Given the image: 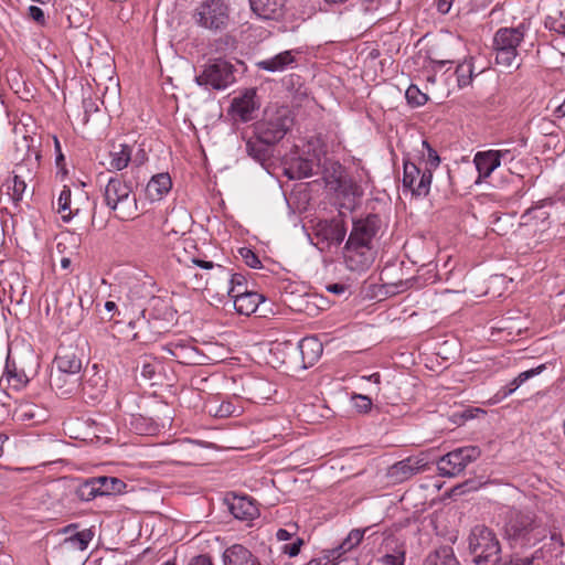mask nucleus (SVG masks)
I'll return each instance as SVG.
<instances>
[{
	"label": "nucleus",
	"mask_w": 565,
	"mask_h": 565,
	"mask_svg": "<svg viewBox=\"0 0 565 565\" xmlns=\"http://www.w3.org/2000/svg\"><path fill=\"white\" fill-rule=\"evenodd\" d=\"M354 409L360 414H366L372 408V399L362 394H353L351 396Z\"/></svg>",
	"instance_id": "nucleus-40"
},
{
	"label": "nucleus",
	"mask_w": 565,
	"mask_h": 565,
	"mask_svg": "<svg viewBox=\"0 0 565 565\" xmlns=\"http://www.w3.org/2000/svg\"><path fill=\"white\" fill-rule=\"evenodd\" d=\"M105 308L107 311H113L117 308L116 303L114 301H107L105 303Z\"/></svg>",
	"instance_id": "nucleus-62"
},
{
	"label": "nucleus",
	"mask_w": 565,
	"mask_h": 565,
	"mask_svg": "<svg viewBox=\"0 0 565 565\" xmlns=\"http://www.w3.org/2000/svg\"><path fill=\"white\" fill-rule=\"evenodd\" d=\"M291 122V118L286 113H278L274 118L260 124L257 131L263 141L267 145H274L285 137Z\"/></svg>",
	"instance_id": "nucleus-12"
},
{
	"label": "nucleus",
	"mask_w": 565,
	"mask_h": 565,
	"mask_svg": "<svg viewBox=\"0 0 565 565\" xmlns=\"http://www.w3.org/2000/svg\"><path fill=\"white\" fill-rule=\"evenodd\" d=\"M228 509L233 516L241 521H252L259 514L256 503L245 495H234L228 501Z\"/></svg>",
	"instance_id": "nucleus-20"
},
{
	"label": "nucleus",
	"mask_w": 565,
	"mask_h": 565,
	"mask_svg": "<svg viewBox=\"0 0 565 565\" xmlns=\"http://www.w3.org/2000/svg\"><path fill=\"white\" fill-rule=\"evenodd\" d=\"M422 146L426 150V152H423L422 154V159L426 164L425 169H430V172L433 173V171L440 164V157L427 140H423Z\"/></svg>",
	"instance_id": "nucleus-37"
},
{
	"label": "nucleus",
	"mask_w": 565,
	"mask_h": 565,
	"mask_svg": "<svg viewBox=\"0 0 565 565\" xmlns=\"http://www.w3.org/2000/svg\"><path fill=\"white\" fill-rule=\"evenodd\" d=\"M28 15L40 25L46 23L45 14L40 7L30 6L28 9Z\"/></svg>",
	"instance_id": "nucleus-45"
},
{
	"label": "nucleus",
	"mask_w": 565,
	"mask_h": 565,
	"mask_svg": "<svg viewBox=\"0 0 565 565\" xmlns=\"http://www.w3.org/2000/svg\"><path fill=\"white\" fill-rule=\"evenodd\" d=\"M172 186L171 178L168 173L153 175L146 186V196L154 202L161 200Z\"/></svg>",
	"instance_id": "nucleus-25"
},
{
	"label": "nucleus",
	"mask_w": 565,
	"mask_h": 565,
	"mask_svg": "<svg viewBox=\"0 0 565 565\" xmlns=\"http://www.w3.org/2000/svg\"><path fill=\"white\" fill-rule=\"evenodd\" d=\"M188 565H214L212 558L206 554H201L192 557Z\"/></svg>",
	"instance_id": "nucleus-48"
},
{
	"label": "nucleus",
	"mask_w": 565,
	"mask_h": 565,
	"mask_svg": "<svg viewBox=\"0 0 565 565\" xmlns=\"http://www.w3.org/2000/svg\"><path fill=\"white\" fill-rule=\"evenodd\" d=\"M525 26L520 24L516 28H500L493 38L495 62L499 65L511 67L516 64L518 47L524 39Z\"/></svg>",
	"instance_id": "nucleus-3"
},
{
	"label": "nucleus",
	"mask_w": 565,
	"mask_h": 565,
	"mask_svg": "<svg viewBox=\"0 0 565 565\" xmlns=\"http://www.w3.org/2000/svg\"><path fill=\"white\" fill-rule=\"evenodd\" d=\"M381 226V220L375 214L353 221L352 231L347 242L355 244L372 245Z\"/></svg>",
	"instance_id": "nucleus-13"
},
{
	"label": "nucleus",
	"mask_w": 565,
	"mask_h": 565,
	"mask_svg": "<svg viewBox=\"0 0 565 565\" xmlns=\"http://www.w3.org/2000/svg\"><path fill=\"white\" fill-rule=\"evenodd\" d=\"M405 97L407 103L413 107H419L427 103L428 96L423 93L416 85H409L406 89Z\"/></svg>",
	"instance_id": "nucleus-39"
},
{
	"label": "nucleus",
	"mask_w": 565,
	"mask_h": 565,
	"mask_svg": "<svg viewBox=\"0 0 565 565\" xmlns=\"http://www.w3.org/2000/svg\"><path fill=\"white\" fill-rule=\"evenodd\" d=\"M192 348L189 347L186 343H183L181 341H173L167 344L166 350L173 355L174 358L179 359L181 358V352L185 350H191Z\"/></svg>",
	"instance_id": "nucleus-44"
},
{
	"label": "nucleus",
	"mask_w": 565,
	"mask_h": 565,
	"mask_svg": "<svg viewBox=\"0 0 565 565\" xmlns=\"http://www.w3.org/2000/svg\"><path fill=\"white\" fill-rule=\"evenodd\" d=\"M454 74L457 77L459 88H463L470 85L473 78L472 61H463L462 63L458 64Z\"/></svg>",
	"instance_id": "nucleus-34"
},
{
	"label": "nucleus",
	"mask_w": 565,
	"mask_h": 565,
	"mask_svg": "<svg viewBox=\"0 0 565 565\" xmlns=\"http://www.w3.org/2000/svg\"><path fill=\"white\" fill-rule=\"evenodd\" d=\"M451 61L434 60L431 61V70L434 72L440 71L446 64H450Z\"/></svg>",
	"instance_id": "nucleus-57"
},
{
	"label": "nucleus",
	"mask_w": 565,
	"mask_h": 565,
	"mask_svg": "<svg viewBox=\"0 0 565 565\" xmlns=\"http://www.w3.org/2000/svg\"><path fill=\"white\" fill-rule=\"evenodd\" d=\"M154 373H156L154 364L148 362L147 360H143L142 366H141V375L145 379L151 380L152 376L154 375Z\"/></svg>",
	"instance_id": "nucleus-50"
},
{
	"label": "nucleus",
	"mask_w": 565,
	"mask_h": 565,
	"mask_svg": "<svg viewBox=\"0 0 565 565\" xmlns=\"http://www.w3.org/2000/svg\"><path fill=\"white\" fill-rule=\"evenodd\" d=\"M55 371L71 374H81L83 356L74 348H60L55 360Z\"/></svg>",
	"instance_id": "nucleus-18"
},
{
	"label": "nucleus",
	"mask_w": 565,
	"mask_h": 565,
	"mask_svg": "<svg viewBox=\"0 0 565 565\" xmlns=\"http://www.w3.org/2000/svg\"><path fill=\"white\" fill-rule=\"evenodd\" d=\"M99 497H106L124 492L126 483L116 477H96Z\"/></svg>",
	"instance_id": "nucleus-31"
},
{
	"label": "nucleus",
	"mask_w": 565,
	"mask_h": 565,
	"mask_svg": "<svg viewBox=\"0 0 565 565\" xmlns=\"http://www.w3.org/2000/svg\"><path fill=\"white\" fill-rule=\"evenodd\" d=\"M345 553L347 552H344V547H342V545L340 544L335 548H332V550L329 551L328 558L331 559V561H335V559L341 558V556L343 554H345Z\"/></svg>",
	"instance_id": "nucleus-54"
},
{
	"label": "nucleus",
	"mask_w": 565,
	"mask_h": 565,
	"mask_svg": "<svg viewBox=\"0 0 565 565\" xmlns=\"http://www.w3.org/2000/svg\"><path fill=\"white\" fill-rule=\"evenodd\" d=\"M544 370H545V364H541L536 367L521 372L508 385L513 392H515L523 383H525L527 380L532 379L533 376L541 374Z\"/></svg>",
	"instance_id": "nucleus-38"
},
{
	"label": "nucleus",
	"mask_w": 565,
	"mask_h": 565,
	"mask_svg": "<svg viewBox=\"0 0 565 565\" xmlns=\"http://www.w3.org/2000/svg\"><path fill=\"white\" fill-rule=\"evenodd\" d=\"M328 290L333 294H341L344 291V286L340 284H333L328 287Z\"/></svg>",
	"instance_id": "nucleus-59"
},
{
	"label": "nucleus",
	"mask_w": 565,
	"mask_h": 565,
	"mask_svg": "<svg viewBox=\"0 0 565 565\" xmlns=\"http://www.w3.org/2000/svg\"><path fill=\"white\" fill-rule=\"evenodd\" d=\"M316 168L318 163L313 159L298 157L290 161L286 174L289 179H305L313 175Z\"/></svg>",
	"instance_id": "nucleus-26"
},
{
	"label": "nucleus",
	"mask_w": 565,
	"mask_h": 565,
	"mask_svg": "<svg viewBox=\"0 0 565 565\" xmlns=\"http://www.w3.org/2000/svg\"><path fill=\"white\" fill-rule=\"evenodd\" d=\"M234 412V407L231 403H222L216 411V415L220 417H226L232 415Z\"/></svg>",
	"instance_id": "nucleus-52"
},
{
	"label": "nucleus",
	"mask_w": 565,
	"mask_h": 565,
	"mask_svg": "<svg viewBox=\"0 0 565 565\" xmlns=\"http://www.w3.org/2000/svg\"><path fill=\"white\" fill-rule=\"evenodd\" d=\"M252 11L264 20H278L284 15L285 0H249Z\"/></svg>",
	"instance_id": "nucleus-23"
},
{
	"label": "nucleus",
	"mask_w": 565,
	"mask_h": 565,
	"mask_svg": "<svg viewBox=\"0 0 565 565\" xmlns=\"http://www.w3.org/2000/svg\"><path fill=\"white\" fill-rule=\"evenodd\" d=\"M276 536L279 541H288L291 539V533L285 529H279L276 533Z\"/></svg>",
	"instance_id": "nucleus-58"
},
{
	"label": "nucleus",
	"mask_w": 565,
	"mask_h": 565,
	"mask_svg": "<svg viewBox=\"0 0 565 565\" xmlns=\"http://www.w3.org/2000/svg\"><path fill=\"white\" fill-rule=\"evenodd\" d=\"M451 548H440L427 556L424 565H458Z\"/></svg>",
	"instance_id": "nucleus-33"
},
{
	"label": "nucleus",
	"mask_w": 565,
	"mask_h": 565,
	"mask_svg": "<svg viewBox=\"0 0 565 565\" xmlns=\"http://www.w3.org/2000/svg\"><path fill=\"white\" fill-rule=\"evenodd\" d=\"M77 529L76 524H70L63 529L64 533H71L65 537L62 547L66 550L84 551L87 548L93 539V533L89 530L74 532Z\"/></svg>",
	"instance_id": "nucleus-24"
},
{
	"label": "nucleus",
	"mask_w": 565,
	"mask_h": 565,
	"mask_svg": "<svg viewBox=\"0 0 565 565\" xmlns=\"http://www.w3.org/2000/svg\"><path fill=\"white\" fill-rule=\"evenodd\" d=\"M96 477L83 481L76 489V495L81 501H90L98 495Z\"/></svg>",
	"instance_id": "nucleus-36"
},
{
	"label": "nucleus",
	"mask_w": 565,
	"mask_h": 565,
	"mask_svg": "<svg viewBox=\"0 0 565 565\" xmlns=\"http://www.w3.org/2000/svg\"><path fill=\"white\" fill-rule=\"evenodd\" d=\"M365 530L354 529L352 530L348 536L341 543L342 547H344V552L351 551L353 547L359 545L363 540Z\"/></svg>",
	"instance_id": "nucleus-41"
},
{
	"label": "nucleus",
	"mask_w": 565,
	"mask_h": 565,
	"mask_svg": "<svg viewBox=\"0 0 565 565\" xmlns=\"http://www.w3.org/2000/svg\"><path fill=\"white\" fill-rule=\"evenodd\" d=\"M481 450L476 446L457 448L444 455L437 462V469L441 477H456L472 461L477 460Z\"/></svg>",
	"instance_id": "nucleus-8"
},
{
	"label": "nucleus",
	"mask_w": 565,
	"mask_h": 565,
	"mask_svg": "<svg viewBox=\"0 0 565 565\" xmlns=\"http://www.w3.org/2000/svg\"><path fill=\"white\" fill-rule=\"evenodd\" d=\"M3 380H6L8 385L15 391H20L29 383V377L25 372L17 369V366L14 364H10L9 361H7L6 370L0 383H2Z\"/></svg>",
	"instance_id": "nucleus-28"
},
{
	"label": "nucleus",
	"mask_w": 565,
	"mask_h": 565,
	"mask_svg": "<svg viewBox=\"0 0 565 565\" xmlns=\"http://www.w3.org/2000/svg\"><path fill=\"white\" fill-rule=\"evenodd\" d=\"M230 282L231 287H235V292L246 289L245 277L241 274H233Z\"/></svg>",
	"instance_id": "nucleus-49"
},
{
	"label": "nucleus",
	"mask_w": 565,
	"mask_h": 565,
	"mask_svg": "<svg viewBox=\"0 0 565 565\" xmlns=\"http://www.w3.org/2000/svg\"><path fill=\"white\" fill-rule=\"evenodd\" d=\"M228 296L234 301V308L239 315L249 316L254 313L259 303L265 300V298L257 292L238 290L235 292V287H231L228 289Z\"/></svg>",
	"instance_id": "nucleus-17"
},
{
	"label": "nucleus",
	"mask_w": 565,
	"mask_h": 565,
	"mask_svg": "<svg viewBox=\"0 0 565 565\" xmlns=\"http://www.w3.org/2000/svg\"><path fill=\"white\" fill-rule=\"evenodd\" d=\"M535 555L526 556V557H513L508 563L503 565H532Z\"/></svg>",
	"instance_id": "nucleus-51"
},
{
	"label": "nucleus",
	"mask_w": 565,
	"mask_h": 565,
	"mask_svg": "<svg viewBox=\"0 0 565 565\" xmlns=\"http://www.w3.org/2000/svg\"><path fill=\"white\" fill-rule=\"evenodd\" d=\"M366 379H367L369 381H372V382H374V383L379 384V383H380V380H381V375H380V373H373V374H371L370 376H367Z\"/></svg>",
	"instance_id": "nucleus-61"
},
{
	"label": "nucleus",
	"mask_w": 565,
	"mask_h": 565,
	"mask_svg": "<svg viewBox=\"0 0 565 565\" xmlns=\"http://www.w3.org/2000/svg\"><path fill=\"white\" fill-rule=\"evenodd\" d=\"M405 553L401 552L397 555L386 554L381 558L383 565H404Z\"/></svg>",
	"instance_id": "nucleus-46"
},
{
	"label": "nucleus",
	"mask_w": 565,
	"mask_h": 565,
	"mask_svg": "<svg viewBox=\"0 0 565 565\" xmlns=\"http://www.w3.org/2000/svg\"><path fill=\"white\" fill-rule=\"evenodd\" d=\"M195 23L209 30H222L230 20L228 4L223 0H205L194 10Z\"/></svg>",
	"instance_id": "nucleus-5"
},
{
	"label": "nucleus",
	"mask_w": 565,
	"mask_h": 565,
	"mask_svg": "<svg viewBox=\"0 0 565 565\" xmlns=\"http://www.w3.org/2000/svg\"><path fill=\"white\" fill-rule=\"evenodd\" d=\"M545 26L553 32L565 36V17L562 14L557 18L547 17L545 20Z\"/></svg>",
	"instance_id": "nucleus-42"
},
{
	"label": "nucleus",
	"mask_w": 565,
	"mask_h": 565,
	"mask_svg": "<svg viewBox=\"0 0 565 565\" xmlns=\"http://www.w3.org/2000/svg\"><path fill=\"white\" fill-rule=\"evenodd\" d=\"M347 234V228L341 220H321L315 226V235L319 243L331 245H340Z\"/></svg>",
	"instance_id": "nucleus-15"
},
{
	"label": "nucleus",
	"mask_w": 565,
	"mask_h": 565,
	"mask_svg": "<svg viewBox=\"0 0 565 565\" xmlns=\"http://www.w3.org/2000/svg\"><path fill=\"white\" fill-rule=\"evenodd\" d=\"M343 259L349 270L364 271L374 262L372 245L347 242L343 248Z\"/></svg>",
	"instance_id": "nucleus-10"
},
{
	"label": "nucleus",
	"mask_w": 565,
	"mask_h": 565,
	"mask_svg": "<svg viewBox=\"0 0 565 565\" xmlns=\"http://www.w3.org/2000/svg\"><path fill=\"white\" fill-rule=\"evenodd\" d=\"M22 147L26 150V154L21 158L19 162H17L15 169L12 171V177L8 178L1 188V190H6V194L8 195L9 200L15 206H18L21 202L26 189L23 169L28 168V171L30 172L31 170L29 166H33L35 163L33 159L35 161L39 159L38 152L30 151V146L28 145L26 139L23 140Z\"/></svg>",
	"instance_id": "nucleus-7"
},
{
	"label": "nucleus",
	"mask_w": 565,
	"mask_h": 565,
	"mask_svg": "<svg viewBox=\"0 0 565 565\" xmlns=\"http://www.w3.org/2000/svg\"><path fill=\"white\" fill-rule=\"evenodd\" d=\"M195 82L206 88L225 89L235 82L234 66L223 58L212 60L204 66L203 72L195 77Z\"/></svg>",
	"instance_id": "nucleus-6"
},
{
	"label": "nucleus",
	"mask_w": 565,
	"mask_h": 565,
	"mask_svg": "<svg viewBox=\"0 0 565 565\" xmlns=\"http://www.w3.org/2000/svg\"><path fill=\"white\" fill-rule=\"evenodd\" d=\"M554 114H555V116H556V117H558V118L564 117V116H565V104H564V103H562L561 105H558V106L556 107V109L554 110Z\"/></svg>",
	"instance_id": "nucleus-60"
},
{
	"label": "nucleus",
	"mask_w": 565,
	"mask_h": 565,
	"mask_svg": "<svg viewBox=\"0 0 565 565\" xmlns=\"http://www.w3.org/2000/svg\"><path fill=\"white\" fill-rule=\"evenodd\" d=\"M507 540L512 545L533 546L546 537V527L530 511L511 510L504 526Z\"/></svg>",
	"instance_id": "nucleus-1"
},
{
	"label": "nucleus",
	"mask_w": 565,
	"mask_h": 565,
	"mask_svg": "<svg viewBox=\"0 0 565 565\" xmlns=\"http://www.w3.org/2000/svg\"><path fill=\"white\" fill-rule=\"evenodd\" d=\"M503 154L504 152L495 150L480 151L476 153L473 162L479 173L477 183L480 179L490 177V174L500 166Z\"/></svg>",
	"instance_id": "nucleus-21"
},
{
	"label": "nucleus",
	"mask_w": 565,
	"mask_h": 565,
	"mask_svg": "<svg viewBox=\"0 0 565 565\" xmlns=\"http://www.w3.org/2000/svg\"><path fill=\"white\" fill-rule=\"evenodd\" d=\"M469 550L476 564L497 562L501 552L495 533L484 526L476 525L469 535Z\"/></svg>",
	"instance_id": "nucleus-4"
},
{
	"label": "nucleus",
	"mask_w": 565,
	"mask_h": 565,
	"mask_svg": "<svg viewBox=\"0 0 565 565\" xmlns=\"http://www.w3.org/2000/svg\"><path fill=\"white\" fill-rule=\"evenodd\" d=\"M268 146L258 135L256 140H248L246 142V151L256 161L262 162L268 157Z\"/></svg>",
	"instance_id": "nucleus-35"
},
{
	"label": "nucleus",
	"mask_w": 565,
	"mask_h": 565,
	"mask_svg": "<svg viewBox=\"0 0 565 565\" xmlns=\"http://www.w3.org/2000/svg\"><path fill=\"white\" fill-rule=\"evenodd\" d=\"M513 393L514 392L509 387V385H505L497 392L495 397L498 401H502Z\"/></svg>",
	"instance_id": "nucleus-55"
},
{
	"label": "nucleus",
	"mask_w": 565,
	"mask_h": 565,
	"mask_svg": "<svg viewBox=\"0 0 565 565\" xmlns=\"http://www.w3.org/2000/svg\"><path fill=\"white\" fill-rule=\"evenodd\" d=\"M294 62L295 57L291 51H284L273 57L257 62L256 65L259 70L275 73L285 71Z\"/></svg>",
	"instance_id": "nucleus-27"
},
{
	"label": "nucleus",
	"mask_w": 565,
	"mask_h": 565,
	"mask_svg": "<svg viewBox=\"0 0 565 565\" xmlns=\"http://www.w3.org/2000/svg\"><path fill=\"white\" fill-rule=\"evenodd\" d=\"M239 254L244 260V263L250 267V268H259L262 266V263L258 258V256L248 248H241Z\"/></svg>",
	"instance_id": "nucleus-43"
},
{
	"label": "nucleus",
	"mask_w": 565,
	"mask_h": 565,
	"mask_svg": "<svg viewBox=\"0 0 565 565\" xmlns=\"http://www.w3.org/2000/svg\"><path fill=\"white\" fill-rule=\"evenodd\" d=\"M131 160V147L119 145L110 151L109 167L111 170L120 171L125 169Z\"/></svg>",
	"instance_id": "nucleus-32"
},
{
	"label": "nucleus",
	"mask_w": 565,
	"mask_h": 565,
	"mask_svg": "<svg viewBox=\"0 0 565 565\" xmlns=\"http://www.w3.org/2000/svg\"><path fill=\"white\" fill-rule=\"evenodd\" d=\"M58 213L62 215L63 221L67 222L73 215H77L81 207L72 202L71 189L64 186L57 199Z\"/></svg>",
	"instance_id": "nucleus-30"
},
{
	"label": "nucleus",
	"mask_w": 565,
	"mask_h": 565,
	"mask_svg": "<svg viewBox=\"0 0 565 565\" xmlns=\"http://www.w3.org/2000/svg\"><path fill=\"white\" fill-rule=\"evenodd\" d=\"M61 266H62L64 269L68 268V267L71 266V259H70V258H66V257H65V258H62V260H61Z\"/></svg>",
	"instance_id": "nucleus-63"
},
{
	"label": "nucleus",
	"mask_w": 565,
	"mask_h": 565,
	"mask_svg": "<svg viewBox=\"0 0 565 565\" xmlns=\"http://www.w3.org/2000/svg\"><path fill=\"white\" fill-rule=\"evenodd\" d=\"M131 185L120 177H113L104 189V202L121 221L134 217L137 212V200L131 196Z\"/></svg>",
	"instance_id": "nucleus-2"
},
{
	"label": "nucleus",
	"mask_w": 565,
	"mask_h": 565,
	"mask_svg": "<svg viewBox=\"0 0 565 565\" xmlns=\"http://www.w3.org/2000/svg\"><path fill=\"white\" fill-rule=\"evenodd\" d=\"M193 264H195L196 266L203 268V269H212L214 267V263L213 262H210V260H203V259H199V258H192L191 259Z\"/></svg>",
	"instance_id": "nucleus-56"
},
{
	"label": "nucleus",
	"mask_w": 565,
	"mask_h": 565,
	"mask_svg": "<svg viewBox=\"0 0 565 565\" xmlns=\"http://www.w3.org/2000/svg\"><path fill=\"white\" fill-rule=\"evenodd\" d=\"M223 565H262L247 547L242 544H233L222 554Z\"/></svg>",
	"instance_id": "nucleus-19"
},
{
	"label": "nucleus",
	"mask_w": 565,
	"mask_h": 565,
	"mask_svg": "<svg viewBox=\"0 0 565 565\" xmlns=\"http://www.w3.org/2000/svg\"><path fill=\"white\" fill-rule=\"evenodd\" d=\"M550 218V212L546 210L545 204H539L533 207L527 209L522 215H521V224L522 225H535L542 224L543 226L545 224H548Z\"/></svg>",
	"instance_id": "nucleus-29"
},
{
	"label": "nucleus",
	"mask_w": 565,
	"mask_h": 565,
	"mask_svg": "<svg viewBox=\"0 0 565 565\" xmlns=\"http://www.w3.org/2000/svg\"><path fill=\"white\" fill-rule=\"evenodd\" d=\"M428 462L423 456H411L395 462L387 469V477L394 483H402L413 476L425 471Z\"/></svg>",
	"instance_id": "nucleus-11"
},
{
	"label": "nucleus",
	"mask_w": 565,
	"mask_h": 565,
	"mask_svg": "<svg viewBox=\"0 0 565 565\" xmlns=\"http://www.w3.org/2000/svg\"><path fill=\"white\" fill-rule=\"evenodd\" d=\"M454 0H436V8L441 14L450 11Z\"/></svg>",
	"instance_id": "nucleus-53"
},
{
	"label": "nucleus",
	"mask_w": 565,
	"mask_h": 565,
	"mask_svg": "<svg viewBox=\"0 0 565 565\" xmlns=\"http://www.w3.org/2000/svg\"><path fill=\"white\" fill-rule=\"evenodd\" d=\"M302 543L303 541L301 539H297L296 542L284 545L282 551L290 557L297 556L300 552Z\"/></svg>",
	"instance_id": "nucleus-47"
},
{
	"label": "nucleus",
	"mask_w": 565,
	"mask_h": 565,
	"mask_svg": "<svg viewBox=\"0 0 565 565\" xmlns=\"http://www.w3.org/2000/svg\"><path fill=\"white\" fill-rule=\"evenodd\" d=\"M403 188L412 195L425 198L429 194L433 173L430 169L422 170L419 166L409 160H404Z\"/></svg>",
	"instance_id": "nucleus-9"
},
{
	"label": "nucleus",
	"mask_w": 565,
	"mask_h": 565,
	"mask_svg": "<svg viewBox=\"0 0 565 565\" xmlns=\"http://www.w3.org/2000/svg\"><path fill=\"white\" fill-rule=\"evenodd\" d=\"M297 350L301 356V366H312L321 356L323 347L316 337H306L298 342Z\"/></svg>",
	"instance_id": "nucleus-22"
},
{
	"label": "nucleus",
	"mask_w": 565,
	"mask_h": 565,
	"mask_svg": "<svg viewBox=\"0 0 565 565\" xmlns=\"http://www.w3.org/2000/svg\"><path fill=\"white\" fill-rule=\"evenodd\" d=\"M256 97V89L248 88L241 96L233 98L231 104L233 118L243 122L253 120L259 108V103Z\"/></svg>",
	"instance_id": "nucleus-14"
},
{
	"label": "nucleus",
	"mask_w": 565,
	"mask_h": 565,
	"mask_svg": "<svg viewBox=\"0 0 565 565\" xmlns=\"http://www.w3.org/2000/svg\"><path fill=\"white\" fill-rule=\"evenodd\" d=\"M88 385V382H82V374L55 371L51 375V386L62 396L77 393L79 388L85 392Z\"/></svg>",
	"instance_id": "nucleus-16"
},
{
	"label": "nucleus",
	"mask_w": 565,
	"mask_h": 565,
	"mask_svg": "<svg viewBox=\"0 0 565 565\" xmlns=\"http://www.w3.org/2000/svg\"><path fill=\"white\" fill-rule=\"evenodd\" d=\"M8 439L7 436H3V435H0V457L2 456L3 454V444L4 441Z\"/></svg>",
	"instance_id": "nucleus-64"
}]
</instances>
